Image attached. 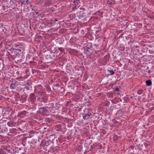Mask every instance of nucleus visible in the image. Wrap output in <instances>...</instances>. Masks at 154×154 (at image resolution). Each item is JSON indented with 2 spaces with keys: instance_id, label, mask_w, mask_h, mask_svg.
Returning <instances> with one entry per match:
<instances>
[{
  "instance_id": "obj_24",
  "label": "nucleus",
  "mask_w": 154,
  "mask_h": 154,
  "mask_svg": "<svg viewBox=\"0 0 154 154\" xmlns=\"http://www.w3.org/2000/svg\"><path fill=\"white\" fill-rule=\"evenodd\" d=\"M125 47H121V48H120L119 50L121 51H123L125 50Z\"/></svg>"
},
{
  "instance_id": "obj_28",
  "label": "nucleus",
  "mask_w": 154,
  "mask_h": 154,
  "mask_svg": "<svg viewBox=\"0 0 154 154\" xmlns=\"http://www.w3.org/2000/svg\"><path fill=\"white\" fill-rule=\"evenodd\" d=\"M57 21H58V20L57 19H55V20H52V22H57Z\"/></svg>"
},
{
  "instance_id": "obj_25",
  "label": "nucleus",
  "mask_w": 154,
  "mask_h": 154,
  "mask_svg": "<svg viewBox=\"0 0 154 154\" xmlns=\"http://www.w3.org/2000/svg\"><path fill=\"white\" fill-rule=\"evenodd\" d=\"M114 91H117V92L119 91V88L117 87H116V88H115Z\"/></svg>"
},
{
  "instance_id": "obj_2",
  "label": "nucleus",
  "mask_w": 154,
  "mask_h": 154,
  "mask_svg": "<svg viewBox=\"0 0 154 154\" xmlns=\"http://www.w3.org/2000/svg\"><path fill=\"white\" fill-rule=\"evenodd\" d=\"M84 112L82 116L84 120L89 119L91 117V114L88 109H85Z\"/></svg>"
},
{
  "instance_id": "obj_27",
  "label": "nucleus",
  "mask_w": 154,
  "mask_h": 154,
  "mask_svg": "<svg viewBox=\"0 0 154 154\" xmlns=\"http://www.w3.org/2000/svg\"><path fill=\"white\" fill-rule=\"evenodd\" d=\"M62 117L60 116H58L57 117V119H58L59 120H60L62 119Z\"/></svg>"
},
{
  "instance_id": "obj_3",
  "label": "nucleus",
  "mask_w": 154,
  "mask_h": 154,
  "mask_svg": "<svg viewBox=\"0 0 154 154\" xmlns=\"http://www.w3.org/2000/svg\"><path fill=\"white\" fill-rule=\"evenodd\" d=\"M13 47L14 48H17V51L19 52H21L23 53L24 51V48L22 47V45L19 43L15 44L14 45Z\"/></svg>"
},
{
  "instance_id": "obj_13",
  "label": "nucleus",
  "mask_w": 154,
  "mask_h": 154,
  "mask_svg": "<svg viewBox=\"0 0 154 154\" xmlns=\"http://www.w3.org/2000/svg\"><path fill=\"white\" fill-rule=\"evenodd\" d=\"M83 12L82 11L77 13V17L79 19H81L83 17Z\"/></svg>"
},
{
  "instance_id": "obj_26",
  "label": "nucleus",
  "mask_w": 154,
  "mask_h": 154,
  "mask_svg": "<svg viewBox=\"0 0 154 154\" xmlns=\"http://www.w3.org/2000/svg\"><path fill=\"white\" fill-rule=\"evenodd\" d=\"M24 11L26 12H28L29 11V10L28 9V8H27L26 10V8L24 9Z\"/></svg>"
},
{
  "instance_id": "obj_19",
  "label": "nucleus",
  "mask_w": 154,
  "mask_h": 154,
  "mask_svg": "<svg viewBox=\"0 0 154 154\" xmlns=\"http://www.w3.org/2000/svg\"><path fill=\"white\" fill-rule=\"evenodd\" d=\"M107 71L109 72V75H112L114 74L115 73V72L112 70H108Z\"/></svg>"
},
{
  "instance_id": "obj_1",
  "label": "nucleus",
  "mask_w": 154,
  "mask_h": 154,
  "mask_svg": "<svg viewBox=\"0 0 154 154\" xmlns=\"http://www.w3.org/2000/svg\"><path fill=\"white\" fill-rule=\"evenodd\" d=\"M35 88L36 92L38 93L40 95L44 94L45 93L44 89L43 88L41 85H39L35 86Z\"/></svg>"
},
{
  "instance_id": "obj_4",
  "label": "nucleus",
  "mask_w": 154,
  "mask_h": 154,
  "mask_svg": "<svg viewBox=\"0 0 154 154\" xmlns=\"http://www.w3.org/2000/svg\"><path fill=\"white\" fill-rule=\"evenodd\" d=\"M80 2L79 0L74 1L72 5V10H74L78 8L80 6Z\"/></svg>"
},
{
  "instance_id": "obj_31",
  "label": "nucleus",
  "mask_w": 154,
  "mask_h": 154,
  "mask_svg": "<svg viewBox=\"0 0 154 154\" xmlns=\"http://www.w3.org/2000/svg\"><path fill=\"white\" fill-rule=\"evenodd\" d=\"M19 130H21V128H18Z\"/></svg>"
},
{
  "instance_id": "obj_15",
  "label": "nucleus",
  "mask_w": 154,
  "mask_h": 154,
  "mask_svg": "<svg viewBox=\"0 0 154 154\" xmlns=\"http://www.w3.org/2000/svg\"><path fill=\"white\" fill-rule=\"evenodd\" d=\"M29 97L31 99L32 102H33L36 100V98L35 97L34 94H30Z\"/></svg>"
},
{
  "instance_id": "obj_11",
  "label": "nucleus",
  "mask_w": 154,
  "mask_h": 154,
  "mask_svg": "<svg viewBox=\"0 0 154 154\" xmlns=\"http://www.w3.org/2000/svg\"><path fill=\"white\" fill-rule=\"evenodd\" d=\"M7 125L9 127H13L15 126L16 123L12 119L8 122Z\"/></svg>"
},
{
  "instance_id": "obj_6",
  "label": "nucleus",
  "mask_w": 154,
  "mask_h": 154,
  "mask_svg": "<svg viewBox=\"0 0 154 154\" xmlns=\"http://www.w3.org/2000/svg\"><path fill=\"white\" fill-rule=\"evenodd\" d=\"M50 139L51 141V143L53 144H57L58 143V138L55 137V136L53 134L51 135L50 136Z\"/></svg>"
},
{
  "instance_id": "obj_16",
  "label": "nucleus",
  "mask_w": 154,
  "mask_h": 154,
  "mask_svg": "<svg viewBox=\"0 0 154 154\" xmlns=\"http://www.w3.org/2000/svg\"><path fill=\"white\" fill-rule=\"evenodd\" d=\"M51 3L50 0H46L45 2V6H50L51 5Z\"/></svg>"
},
{
  "instance_id": "obj_33",
  "label": "nucleus",
  "mask_w": 154,
  "mask_h": 154,
  "mask_svg": "<svg viewBox=\"0 0 154 154\" xmlns=\"http://www.w3.org/2000/svg\"><path fill=\"white\" fill-rule=\"evenodd\" d=\"M30 6H32V5L31 4L30 5Z\"/></svg>"
},
{
  "instance_id": "obj_22",
  "label": "nucleus",
  "mask_w": 154,
  "mask_h": 154,
  "mask_svg": "<svg viewBox=\"0 0 154 154\" xmlns=\"http://www.w3.org/2000/svg\"><path fill=\"white\" fill-rule=\"evenodd\" d=\"M110 104V102L108 101H106L105 102V105L107 106H108Z\"/></svg>"
},
{
  "instance_id": "obj_34",
  "label": "nucleus",
  "mask_w": 154,
  "mask_h": 154,
  "mask_svg": "<svg viewBox=\"0 0 154 154\" xmlns=\"http://www.w3.org/2000/svg\"><path fill=\"white\" fill-rule=\"evenodd\" d=\"M24 154L23 153H22V154Z\"/></svg>"
},
{
  "instance_id": "obj_29",
  "label": "nucleus",
  "mask_w": 154,
  "mask_h": 154,
  "mask_svg": "<svg viewBox=\"0 0 154 154\" xmlns=\"http://www.w3.org/2000/svg\"><path fill=\"white\" fill-rule=\"evenodd\" d=\"M35 13H36V14H38V12H35Z\"/></svg>"
},
{
  "instance_id": "obj_5",
  "label": "nucleus",
  "mask_w": 154,
  "mask_h": 154,
  "mask_svg": "<svg viewBox=\"0 0 154 154\" xmlns=\"http://www.w3.org/2000/svg\"><path fill=\"white\" fill-rule=\"evenodd\" d=\"M47 111H50L51 112H53V109L55 107H54V103H49L48 104H46L45 106Z\"/></svg>"
},
{
  "instance_id": "obj_12",
  "label": "nucleus",
  "mask_w": 154,
  "mask_h": 154,
  "mask_svg": "<svg viewBox=\"0 0 154 154\" xmlns=\"http://www.w3.org/2000/svg\"><path fill=\"white\" fill-rule=\"evenodd\" d=\"M10 51L12 54H13L14 56L16 55L19 53V52L17 51V49L11 48L10 50Z\"/></svg>"
},
{
  "instance_id": "obj_10",
  "label": "nucleus",
  "mask_w": 154,
  "mask_h": 154,
  "mask_svg": "<svg viewBox=\"0 0 154 154\" xmlns=\"http://www.w3.org/2000/svg\"><path fill=\"white\" fill-rule=\"evenodd\" d=\"M19 117L21 118L26 117L27 115V112L26 111H23L19 113L18 114Z\"/></svg>"
},
{
  "instance_id": "obj_17",
  "label": "nucleus",
  "mask_w": 154,
  "mask_h": 154,
  "mask_svg": "<svg viewBox=\"0 0 154 154\" xmlns=\"http://www.w3.org/2000/svg\"><path fill=\"white\" fill-rule=\"evenodd\" d=\"M146 85L149 86L152 85V82L150 80H149L146 81Z\"/></svg>"
},
{
  "instance_id": "obj_23",
  "label": "nucleus",
  "mask_w": 154,
  "mask_h": 154,
  "mask_svg": "<svg viewBox=\"0 0 154 154\" xmlns=\"http://www.w3.org/2000/svg\"><path fill=\"white\" fill-rule=\"evenodd\" d=\"M58 49L61 52H63L64 51V49L62 47H59L58 48Z\"/></svg>"
},
{
  "instance_id": "obj_7",
  "label": "nucleus",
  "mask_w": 154,
  "mask_h": 154,
  "mask_svg": "<svg viewBox=\"0 0 154 154\" xmlns=\"http://www.w3.org/2000/svg\"><path fill=\"white\" fill-rule=\"evenodd\" d=\"M51 143V141L49 139L43 140L41 143V145L42 146H48Z\"/></svg>"
},
{
  "instance_id": "obj_32",
  "label": "nucleus",
  "mask_w": 154,
  "mask_h": 154,
  "mask_svg": "<svg viewBox=\"0 0 154 154\" xmlns=\"http://www.w3.org/2000/svg\"><path fill=\"white\" fill-rule=\"evenodd\" d=\"M27 1H27L26 2V3H27Z\"/></svg>"
},
{
  "instance_id": "obj_8",
  "label": "nucleus",
  "mask_w": 154,
  "mask_h": 154,
  "mask_svg": "<svg viewBox=\"0 0 154 154\" xmlns=\"http://www.w3.org/2000/svg\"><path fill=\"white\" fill-rule=\"evenodd\" d=\"M39 110L40 113L43 116L46 115L48 111L45 106L40 108Z\"/></svg>"
},
{
  "instance_id": "obj_9",
  "label": "nucleus",
  "mask_w": 154,
  "mask_h": 154,
  "mask_svg": "<svg viewBox=\"0 0 154 154\" xmlns=\"http://www.w3.org/2000/svg\"><path fill=\"white\" fill-rule=\"evenodd\" d=\"M18 82L15 80H13L10 86V88L11 89H14L17 85Z\"/></svg>"
},
{
  "instance_id": "obj_21",
  "label": "nucleus",
  "mask_w": 154,
  "mask_h": 154,
  "mask_svg": "<svg viewBox=\"0 0 154 154\" xmlns=\"http://www.w3.org/2000/svg\"><path fill=\"white\" fill-rule=\"evenodd\" d=\"M56 128H57L58 129H60L62 128V126L60 124L58 125H56Z\"/></svg>"
},
{
  "instance_id": "obj_20",
  "label": "nucleus",
  "mask_w": 154,
  "mask_h": 154,
  "mask_svg": "<svg viewBox=\"0 0 154 154\" xmlns=\"http://www.w3.org/2000/svg\"><path fill=\"white\" fill-rule=\"evenodd\" d=\"M143 91L142 89L139 90L137 92V94L139 95H141L143 93Z\"/></svg>"
},
{
  "instance_id": "obj_30",
  "label": "nucleus",
  "mask_w": 154,
  "mask_h": 154,
  "mask_svg": "<svg viewBox=\"0 0 154 154\" xmlns=\"http://www.w3.org/2000/svg\"><path fill=\"white\" fill-rule=\"evenodd\" d=\"M14 49H17V48H14Z\"/></svg>"
},
{
  "instance_id": "obj_18",
  "label": "nucleus",
  "mask_w": 154,
  "mask_h": 154,
  "mask_svg": "<svg viewBox=\"0 0 154 154\" xmlns=\"http://www.w3.org/2000/svg\"><path fill=\"white\" fill-rule=\"evenodd\" d=\"M16 79L19 81H22L24 80V77L22 76L18 77Z\"/></svg>"
},
{
  "instance_id": "obj_14",
  "label": "nucleus",
  "mask_w": 154,
  "mask_h": 154,
  "mask_svg": "<svg viewBox=\"0 0 154 154\" xmlns=\"http://www.w3.org/2000/svg\"><path fill=\"white\" fill-rule=\"evenodd\" d=\"M115 93L113 92H110L108 93L107 96L108 97L110 98H112L114 97L113 96Z\"/></svg>"
}]
</instances>
